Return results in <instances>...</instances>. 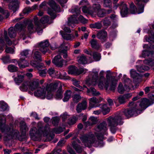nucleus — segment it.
Wrapping results in <instances>:
<instances>
[{"label": "nucleus", "mask_w": 154, "mask_h": 154, "mask_svg": "<svg viewBox=\"0 0 154 154\" xmlns=\"http://www.w3.org/2000/svg\"><path fill=\"white\" fill-rule=\"evenodd\" d=\"M149 0H136L135 4L138 6L139 13H142L144 11L145 5Z\"/></svg>", "instance_id": "nucleus-17"}, {"label": "nucleus", "mask_w": 154, "mask_h": 154, "mask_svg": "<svg viewBox=\"0 0 154 154\" xmlns=\"http://www.w3.org/2000/svg\"><path fill=\"white\" fill-rule=\"evenodd\" d=\"M98 106H100V110L104 115L108 113L110 111V108L107 106L106 104L101 103Z\"/></svg>", "instance_id": "nucleus-26"}, {"label": "nucleus", "mask_w": 154, "mask_h": 154, "mask_svg": "<svg viewBox=\"0 0 154 154\" xmlns=\"http://www.w3.org/2000/svg\"><path fill=\"white\" fill-rule=\"evenodd\" d=\"M101 8V6L100 5L97 3H94L92 6V7L91 8V10L92 11V13H96L98 12L100 9Z\"/></svg>", "instance_id": "nucleus-35"}, {"label": "nucleus", "mask_w": 154, "mask_h": 154, "mask_svg": "<svg viewBox=\"0 0 154 154\" xmlns=\"http://www.w3.org/2000/svg\"><path fill=\"white\" fill-rule=\"evenodd\" d=\"M34 23L36 28L34 27L32 22L30 20H28L26 23L27 25V32L29 33H32L37 31L39 35L41 34L43 32L42 28H41V24L38 21V19L37 17H35L34 18Z\"/></svg>", "instance_id": "nucleus-6"}, {"label": "nucleus", "mask_w": 154, "mask_h": 154, "mask_svg": "<svg viewBox=\"0 0 154 154\" xmlns=\"http://www.w3.org/2000/svg\"><path fill=\"white\" fill-rule=\"evenodd\" d=\"M137 105L139 104V103L137 102V104L136 103ZM152 103H151V101L148 99L146 98H144L142 100L139 105L140 106L141 109H140L139 112H141L143 110L145 109L148 106L151 105Z\"/></svg>", "instance_id": "nucleus-16"}, {"label": "nucleus", "mask_w": 154, "mask_h": 154, "mask_svg": "<svg viewBox=\"0 0 154 154\" xmlns=\"http://www.w3.org/2000/svg\"><path fill=\"white\" fill-rule=\"evenodd\" d=\"M8 70L11 72H16L18 70V68L15 65L10 64L8 66Z\"/></svg>", "instance_id": "nucleus-49"}, {"label": "nucleus", "mask_w": 154, "mask_h": 154, "mask_svg": "<svg viewBox=\"0 0 154 154\" xmlns=\"http://www.w3.org/2000/svg\"><path fill=\"white\" fill-rule=\"evenodd\" d=\"M137 71L140 72H143L148 70L149 69V67L147 66L144 65L141 66H136Z\"/></svg>", "instance_id": "nucleus-37"}, {"label": "nucleus", "mask_w": 154, "mask_h": 154, "mask_svg": "<svg viewBox=\"0 0 154 154\" xmlns=\"http://www.w3.org/2000/svg\"><path fill=\"white\" fill-rule=\"evenodd\" d=\"M60 84H61L59 82H55L53 84L47 86L46 88V90L50 92L54 91L59 85L60 87Z\"/></svg>", "instance_id": "nucleus-25"}, {"label": "nucleus", "mask_w": 154, "mask_h": 154, "mask_svg": "<svg viewBox=\"0 0 154 154\" xmlns=\"http://www.w3.org/2000/svg\"><path fill=\"white\" fill-rule=\"evenodd\" d=\"M49 45L48 40H46L41 42L39 43L38 46L40 51L42 53L45 54L48 51V47Z\"/></svg>", "instance_id": "nucleus-13"}, {"label": "nucleus", "mask_w": 154, "mask_h": 154, "mask_svg": "<svg viewBox=\"0 0 154 154\" xmlns=\"http://www.w3.org/2000/svg\"><path fill=\"white\" fill-rule=\"evenodd\" d=\"M29 50H25L23 51L20 53L21 56L20 57L26 58L27 56L29 54Z\"/></svg>", "instance_id": "nucleus-54"}, {"label": "nucleus", "mask_w": 154, "mask_h": 154, "mask_svg": "<svg viewBox=\"0 0 154 154\" xmlns=\"http://www.w3.org/2000/svg\"><path fill=\"white\" fill-rule=\"evenodd\" d=\"M63 91L62 90V85L60 84V87H59L56 94L55 98L57 99H61L62 97V94Z\"/></svg>", "instance_id": "nucleus-30"}, {"label": "nucleus", "mask_w": 154, "mask_h": 154, "mask_svg": "<svg viewBox=\"0 0 154 154\" xmlns=\"http://www.w3.org/2000/svg\"><path fill=\"white\" fill-rule=\"evenodd\" d=\"M82 11L84 13L92 14L91 7H90L89 5L84 6L82 8Z\"/></svg>", "instance_id": "nucleus-40"}, {"label": "nucleus", "mask_w": 154, "mask_h": 154, "mask_svg": "<svg viewBox=\"0 0 154 154\" xmlns=\"http://www.w3.org/2000/svg\"><path fill=\"white\" fill-rule=\"evenodd\" d=\"M34 51H35L34 53V55L33 56L34 58L37 60L41 61L42 60V59L41 53L38 51H35L34 50H33L32 52H33Z\"/></svg>", "instance_id": "nucleus-43"}, {"label": "nucleus", "mask_w": 154, "mask_h": 154, "mask_svg": "<svg viewBox=\"0 0 154 154\" xmlns=\"http://www.w3.org/2000/svg\"><path fill=\"white\" fill-rule=\"evenodd\" d=\"M90 43L91 47L94 48L98 49L100 47L101 45L95 39H92L90 41Z\"/></svg>", "instance_id": "nucleus-29"}, {"label": "nucleus", "mask_w": 154, "mask_h": 154, "mask_svg": "<svg viewBox=\"0 0 154 154\" xmlns=\"http://www.w3.org/2000/svg\"><path fill=\"white\" fill-rule=\"evenodd\" d=\"M39 82L38 79H35L29 82V89L32 91L37 89L38 87Z\"/></svg>", "instance_id": "nucleus-22"}, {"label": "nucleus", "mask_w": 154, "mask_h": 154, "mask_svg": "<svg viewBox=\"0 0 154 154\" xmlns=\"http://www.w3.org/2000/svg\"><path fill=\"white\" fill-rule=\"evenodd\" d=\"M5 52L7 53L13 54L14 52V50L13 48L6 47Z\"/></svg>", "instance_id": "nucleus-60"}, {"label": "nucleus", "mask_w": 154, "mask_h": 154, "mask_svg": "<svg viewBox=\"0 0 154 154\" xmlns=\"http://www.w3.org/2000/svg\"><path fill=\"white\" fill-rule=\"evenodd\" d=\"M129 105L132 107L125 109L121 114L114 116H110L106 119L108 125L110 127V130L112 133L114 134L116 132L117 129L116 126L118 125H122L123 123L122 121L123 115L129 118L133 116H136L140 113L139 109L136 107L137 104L136 103L131 102L129 103Z\"/></svg>", "instance_id": "nucleus-2"}, {"label": "nucleus", "mask_w": 154, "mask_h": 154, "mask_svg": "<svg viewBox=\"0 0 154 154\" xmlns=\"http://www.w3.org/2000/svg\"><path fill=\"white\" fill-rule=\"evenodd\" d=\"M98 78V73L97 72H92L89 76V78L86 82L88 84L95 85L97 84V81Z\"/></svg>", "instance_id": "nucleus-14"}, {"label": "nucleus", "mask_w": 154, "mask_h": 154, "mask_svg": "<svg viewBox=\"0 0 154 154\" xmlns=\"http://www.w3.org/2000/svg\"><path fill=\"white\" fill-rule=\"evenodd\" d=\"M71 12L75 14L73 15L68 19V23L69 26H70L71 24L78 23L77 16L80 14L81 11L79 7L76 6L72 9Z\"/></svg>", "instance_id": "nucleus-9"}, {"label": "nucleus", "mask_w": 154, "mask_h": 154, "mask_svg": "<svg viewBox=\"0 0 154 154\" xmlns=\"http://www.w3.org/2000/svg\"><path fill=\"white\" fill-rule=\"evenodd\" d=\"M38 73L39 75L41 76L44 77L46 76V71L45 69L39 70Z\"/></svg>", "instance_id": "nucleus-64"}, {"label": "nucleus", "mask_w": 154, "mask_h": 154, "mask_svg": "<svg viewBox=\"0 0 154 154\" xmlns=\"http://www.w3.org/2000/svg\"><path fill=\"white\" fill-rule=\"evenodd\" d=\"M131 75L132 77L135 78L138 76L139 74L136 72L135 70L132 69L131 71Z\"/></svg>", "instance_id": "nucleus-63"}, {"label": "nucleus", "mask_w": 154, "mask_h": 154, "mask_svg": "<svg viewBox=\"0 0 154 154\" xmlns=\"http://www.w3.org/2000/svg\"><path fill=\"white\" fill-rule=\"evenodd\" d=\"M5 43L2 38H0V53L3 51V47L5 46Z\"/></svg>", "instance_id": "nucleus-61"}, {"label": "nucleus", "mask_w": 154, "mask_h": 154, "mask_svg": "<svg viewBox=\"0 0 154 154\" xmlns=\"http://www.w3.org/2000/svg\"><path fill=\"white\" fill-rule=\"evenodd\" d=\"M103 6L104 7L109 8H110L112 7V3L111 0H104Z\"/></svg>", "instance_id": "nucleus-48"}, {"label": "nucleus", "mask_w": 154, "mask_h": 154, "mask_svg": "<svg viewBox=\"0 0 154 154\" xmlns=\"http://www.w3.org/2000/svg\"><path fill=\"white\" fill-rule=\"evenodd\" d=\"M4 35L6 42V44L9 45H11L12 44V42L7 36V32L6 31H4Z\"/></svg>", "instance_id": "nucleus-53"}, {"label": "nucleus", "mask_w": 154, "mask_h": 154, "mask_svg": "<svg viewBox=\"0 0 154 154\" xmlns=\"http://www.w3.org/2000/svg\"><path fill=\"white\" fill-rule=\"evenodd\" d=\"M103 23L104 26H109L111 25V22L110 18L109 17H105L103 20Z\"/></svg>", "instance_id": "nucleus-51"}, {"label": "nucleus", "mask_w": 154, "mask_h": 154, "mask_svg": "<svg viewBox=\"0 0 154 154\" xmlns=\"http://www.w3.org/2000/svg\"><path fill=\"white\" fill-rule=\"evenodd\" d=\"M26 26L21 24H16L15 28L10 27L8 30L9 35L11 38H14L16 35V31H20L24 32L25 34H27V32L25 31Z\"/></svg>", "instance_id": "nucleus-8"}, {"label": "nucleus", "mask_w": 154, "mask_h": 154, "mask_svg": "<svg viewBox=\"0 0 154 154\" xmlns=\"http://www.w3.org/2000/svg\"><path fill=\"white\" fill-rule=\"evenodd\" d=\"M97 119L94 117H91L89 119L88 121L85 122L86 126L92 125L95 124L97 122Z\"/></svg>", "instance_id": "nucleus-31"}, {"label": "nucleus", "mask_w": 154, "mask_h": 154, "mask_svg": "<svg viewBox=\"0 0 154 154\" xmlns=\"http://www.w3.org/2000/svg\"><path fill=\"white\" fill-rule=\"evenodd\" d=\"M97 13L99 17H103L105 14V12L104 11V10L101 8L97 12Z\"/></svg>", "instance_id": "nucleus-56"}, {"label": "nucleus", "mask_w": 154, "mask_h": 154, "mask_svg": "<svg viewBox=\"0 0 154 154\" xmlns=\"http://www.w3.org/2000/svg\"><path fill=\"white\" fill-rule=\"evenodd\" d=\"M46 89L45 87H39L34 92L35 96L37 97H40L42 99H44L45 97Z\"/></svg>", "instance_id": "nucleus-15"}, {"label": "nucleus", "mask_w": 154, "mask_h": 154, "mask_svg": "<svg viewBox=\"0 0 154 154\" xmlns=\"http://www.w3.org/2000/svg\"><path fill=\"white\" fill-rule=\"evenodd\" d=\"M102 22V21H101L91 24L90 25V27L91 28L100 29L102 28L103 26Z\"/></svg>", "instance_id": "nucleus-34"}, {"label": "nucleus", "mask_w": 154, "mask_h": 154, "mask_svg": "<svg viewBox=\"0 0 154 154\" xmlns=\"http://www.w3.org/2000/svg\"><path fill=\"white\" fill-rule=\"evenodd\" d=\"M81 99V97L79 95L75 94L73 97V100L74 102L77 103L79 102Z\"/></svg>", "instance_id": "nucleus-58"}, {"label": "nucleus", "mask_w": 154, "mask_h": 154, "mask_svg": "<svg viewBox=\"0 0 154 154\" xmlns=\"http://www.w3.org/2000/svg\"><path fill=\"white\" fill-rule=\"evenodd\" d=\"M87 107V103L85 101H83L79 103L76 107V111L78 113L80 112L82 110L86 109Z\"/></svg>", "instance_id": "nucleus-23"}, {"label": "nucleus", "mask_w": 154, "mask_h": 154, "mask_svg": "<svg viewBox=\"0 0 154 154\" xmlns=\"http://www.w3.org/2000/svg\"><path fill=\"white\" fill-rule=\"evenodd\" d=\"M152 54V53L147 50H144L143 51L142 54V56L143 57H148L150 55Z\"/></svg>", "instance_id": "nucleus-59"}, {"label": "nucleus", "mask_w": 154, "mask_h": 154, "mask_svg": "<svg viewBox=\"0 0 154 154\" xmlns=\"http://www.w3.org/2000/svg\"><path fill=\"white\" fill-rule=\"evenodd\" d=\"M137 8L135 6L133 3L131 4L130 5V12L132 14H135L137 13L138 14H140L139 13L137 5Z\"/></svg>", "instance_id": "nucleus-32"}, {"label": "nucleus", "mask_w": 154, "mask_h": 154, "mask_svg": "<svg viewBox=\"0 0 154 154\" xmlns=\"http://www.w3.org/2000/svg\"><path fill=\"white\" fill-rule=\"evenodd\" d=\"M37 127L38 130L36 127H34L31 128L29 131L31 137L34 141L39 140L42 135L47 136L50 132L60 134L63 131L61 127L54 128L51 130L49 125H46L44 127L43 122L41 121L38 123Z\"/></svg>", "instance_id": "nucleus-3"}, {"label": "nucleus", "mask_w": 154, "mask_h": 154, "mask_svg": "<svg viewBox=\"0 0 154 154\" xmlns=\"http://www.w3.org/2000/svg\"><path fill=\"white\" fill-rule=\"evenodd\" d=\"M17 62L19 66L21 68H25L28 66L29 65L28 62L23 58L20 57V60L18 61H17Z\"/></svg>", "instance_id": "nucleus-24"}, {"label": "nucleus", "mask_w": 154, "mask_h": 154, "mask_svg": "<svg viewBox=\"0 0 154 154\" xmlns=\"http://www.w3.org/2000/svg\"><path fill=\"white\" fill-rule=\"evenodd\" d=\"M48 5L51 8L52 10L51 9H49L48 11V13L50 15L53 14V11L59 12L60 11V6L57 5L54 0H49L48 2Z\"/></svg>", "instance_id": "nucleus-11"}, {"label": "nucleus", "mask_w": 154, "mask_h": 154, "mask_svg": "<svg viewBox=\"0 0 154 154\" xmlns=\"http://www.w3.org/2000/svg\"><path fill=\"white\" fill-rule=\"evenodd\" d=\"M78 62L82 64H85L87 63V60L86 57L84 55L78 57Z\"/></svg>", "instance_id": "nucleus-38"}, {"label": "nucleus", "mask_w": 154, "mask_h": 154, "mask_svg": "<svg viewBox=\"0 0 154 154\" xmlns=\"http://www.w3.org/2000/svg\"><path fill=\"white\" fill-rule=\"evenodd\" d=\"M72 140H75L72 143L73 148L77 152L79 153H80L82 152V149L80 146L77 144V143H80V140L79 139H77L76 137H74Z\"/></svg>", "instance_id": "nucleus-19"}, {"label": "nucleus", "mask_w": 154, "mask_h": 154, "mask_svg": "<svg viewBox=\"0 0 154 154\" xmlns=\"http://www.w3.org/2000/svg\"><path fill=\"white\" fill-rule=\"evenodd\" d=\"M49 20V17L48 16H45L42 17L40 21L38 20L39 22L40 23L42 26L41 28H42V24H45L48 23Z\"/></svg>", "instance_id": "nucleus-45"}, {"label": "nucleus", "mask_w": 154, "mask_h": 154, "mask_svg": "<svg viewBox=\"0 0 154 154\" xmlns=\"http://www.w3.org/2000/svg\"><path fill=\"white\" fill-rule=\"evenodd\" d=\"M117 100L120 104L124 103L126 101L123 95H120L119 97L117 98Z\"/></svg>", "instance_id": "nucleus-55"}, {"label": "nucleus", "mask_w": 154, "mask_h": 154, "mask_svg": "<svg viewBox=\"0 0 154 154\" xmlns=\"http://www.w3.org/2000/svg\"><path fill=\"white\" fill-rule=\"evenodd\" d=\"M24 75H23L18 74L17 77L14 79L15 83L18 85L24 80Z\"/></svg>", "instance_id": "nucleus-28"}, {"label": "nucleus", "mask_w": 154, "mask_h": 154, "mask_svg": "<svg viewBox=\"0 0 154 154\" xmlns=\"http://www.w3.org/2000/svg\"><path fill=\"white\" fill-rule=\"evenodd\" d=\"M143 63L149 66H154V57H152L145 60L143 61Z\"/></svg>", "instance_id": "nucleus-39"}, {"label": "nucleus", "mask_w": 154, "mask_h": 154, "mask_svg": "<svg viewBox=\"0 0 154 154\" xmlns=\"http://www.w3.org/2000/svg\"><path fill=\"white\" fill-rule=\"evenodd\" d=\"M8 108L7 104L3 101H0V111H3L6 110Z\"/></svg>", "instance_id": "nucleus-46"}, {"label": "nucleus", "mask_w": 154, "mask_h": 154, "mask_svg": "<svg viewBox=\"0 0 154 154\" xmlns=\"http://www.w3.org/2000/svg\"><path fill=\"white\" fill-rule=\"evenodd\" d=\"M107 129V124L106 122H103L97 126L95 128V130L98 133H96L95 135L98 140H102L103 139V134L106 131Z\"/></svg>", "instance_id": "nucleus-7"}, {"label": "nucleus", "mask_w": 154, "mask_h": 154, "mask_svg": "<svg viewBox=\"0 0 154 154\" xmlns=\"http://www.w3.org/2000/svg\"><path fill=\"white\" fill-rule=\"evenodd\" d=\"M63 38L66 40H71L74 39L75 38L74 36L72 34H62Z\"/></svg>", "instance_id": "nucleus-47"}, {"label": "nucleus", "mask_w": 154, "mask_h": 154, "mask_svg": "<svg viewBox=\"0 0 154 154\" xmlns=\"http://www.w3.org/2000/svg\"><path fill=\"white\" fill-rule=\"evenodd\" d=\"M60 118L58 117H55L52 119V124L54 125H57L59 123Z\"/></svg>", "instance_id": "nucleus-57"}, {"label": "nucleus", "mask_w": 154, "mask_h": 154, "mask_svg": "<svg viewBox=\"0 0 154 154\" xmlns=\"http://www.w3.org/2000/svg\"><path fill=\"white\" fill-rule=\"evenodd\" d=\"M87 71V70L85 69V70L84 69L82 68H80L79 69H77V75H78L81 74L82 73H85L86 71Z\"/></svg>", "instance_id": "nucleus-62"}, {"label": "nucleus", "mask_w": 154, "mask_h": 154, "mask_svg": "<svg viewBox=\"0 0 154 154\" xmlns=\"http://www.w3.org/2000/svg\"><path fill=\"white\" fill-rule=\"evenodd\" d=\"M48 72L49 75L51 76H54L56 75H60V73H58L57 71H56L54 68H51L49 69Z\"/></svg>", "instance_id": "nucleus-44"}, {"label": "nucleus", "mask_w": 154, "mask_h": 154, "mask_svg": "<svg viewBox=\"0 0 154 154\" xmlns=\"http://www.w3.org/2000/svg\"><path fill=\"white\" fill-rule=\"evenodd\" d=\"M87 93L88 95L89 96H98L100 95V93L98 91L92 88L91 87L90 89L87 88Z\"/></svg>", "instance_id": "nucleus-27"}, {"label": "nucleus", "mask_w": 154, "mask_h": 154, "mask_svg": "<svg viewBox=\"0 0 154 154\" xmlns=\"http://www.w3.org/2000/svg\"><path fill=\"white\" fill-rule=\"evenodd\" d=\"M18 4L9 3L8 8L9 9L13 11L14 12H15L18 8Z\"/></svg>", "instance_id": "nucleus-36"}, {"label": "nucleus", "mask_w": 154, "mask_h": 154, "mask_svg": "<svg viewBox=\"0 0 154 154\" xmlns=\"http://www.w3.org/2000/svg\"><path fill=\"white\" fill-rule=\"evenodd\" d=\"M77 120V118L75 116L71 117L68 119V123L69 125H73L76 123Z\"/></svg>", "instance_id": "nucleus-50"}, {"label": "nucleus", "mask_w": 154, "mask_h": 154, "mask_svg": "<svg viewBox=\"0 0 154 154\" xmlns=\"http://www.w3.org/2000/svg\"><path fill=\"white\" fill-rule=\"evenodd\" d=\"M131 81L129 79H128L126 80L125 81V84L124 87L123 86V85L122 83H120L118 87V91L120 94H123L124 91H125L126 89L128 88L130 86V83Z\"/></svg>", "instance_id": "nucleus-12"}, {"label": "nucleus", "mask_w": 154, "mask_h": 154, "mask_svg": "<svg viewBox=\"0 0 154 154\" xmlns=\"http://www.w3.org/2000/svg\"><path fill=\"white\" fill-rule=\"evenodd\" d=\"M63 60L60 54L55 56L52 60V62L56 66L62 67L63 65Z\"/></svg>", "instance_id": "nucleus-18"}, {"label": "nucleus", "mask_w": 154, "mask_h": 154, "mask_svg": "<svg viewBox=\"0 0 154 154\" xmlns=\"http://www.w3.org/2000/svg\"><path fill=\"white\" fill-rule=\"evenodd\" d=\"M93 57L94 59L96 61L99 60L101 57L100 54L96 52H93Z\"/></svg>", "instance_id": "nucleus-52"}, {"label": "nucleus", "mask_w": 154, "mask_h": 154, "mask_svg": "<svg viewBox=\"0 0 154 154\" xmlns=\"http://www.w3.org/2000/svg\"><path fill=\"white\" fill-rule=\"evenodd\" d=\"M89 108L90 109L92 108L96 107L98 106L95 104L100 102V100L97 98L93 97L89 99Z\"/></svg>", "instance_id": "nucleus-21"}, {"label": "nucleus", "mask_w": 154, "mask_h": 154, "mask_svg": "<svg viewBox=\"0 0 154 154\" xmlns=\"http://www.w3.org/2000/svg\"><path fill=\"white\" fill-rule=\"evenodd\" d=\"M29 82L27 81L23 82L22 85L20 86V89L22 91H26L29 88Z\"/></svg>", "instance_id": "nucleus-33"}, {"label": "nucleus", "mask_w": 154, "mask_h": 154, "mask_svg": "<svg viewBox=\"0 0 154 154\" xmlns=\"http://www.w3.org/2000/svg\"><path fill=\"white\" fill-rule=\"evenodd\" d=\"M119 7L120 14L122 17H126L129 13L128 8L127 5L124 2H121L116 5V8Z\"/></svg>", "instance_id": "nucleus-10"}, {"label": "nucleus", "mask_w": 154, "mask_h": 154, "mask_svg": "<svg viewBox=\"0 0 154 154\" xmlns=\"http://www.w3.org/2000/svg\"><path fill=\"white\" fill-rule=\"evenodd\" d=\"M106 79L103 76H101L99 79L98 85L99 88L102 89L105 87L107 89L110 85V89L111 91H114L116 87L117 80L114 76H111V72L108 71L106 75Z\"/></svg>", "instance_id": "nucleus-4"}, {"label": "nucleus", "mask_w": 154, "mask_h": 154, "mask_svg": "<svg viewBox=\"0 0 154 154\" xmlns=\"http://www.w3.org/2000/svg\"><path fill=\"white\" fill-rule=\"evenodd\" d=\"M97 37L103 42L106 41L107 36V32L104 30L100 31L97 34Z\"/></svg>", "instance_id": "nucleus-20"}, {"label": "nucleus", "mask_w": 154, "mask_h": 154, "mask_svg": "<svg viewBox=\"0 0 154 154\" xmlns=\"http://www.w3.org/2000/svg\"><path fill=\"white\" fill-rule=\"evenodd\" d=\"M80 139L86 146L91 145L96 147L103 145V141L99 142L96 140L94 135L91 134L83 135L80 137Z\"/></svg>", "instance_id": "nucleus-5"}, {"label": "nucleus", "mask_w": 154, "mask_h": 154, "mask_svg": "<svg viewBox=\"0 0 154 154\" xmlns=\"http://www.w3.org/2000/svg\"><path fill=\"white\" fill-rule=\"evenodd\" d=\"M77 69L76 67L71 66L69 67L68 70V73L69 74L77 75Z\"/></svg>", "instance_id": "nucleus-42"}, {"label": "nucleus", "mask_w": 154, "mask_h": 154, "mask_svg": "<svg viewBox=\"0 0 154 154\" xmlns=\"http://www.w3.org/2000/svg\"><path fill=\"white\" fill-rule=\"evenodd\" d=\"M6 119L4 116L0 117V130L4 134V140L8 141L13 138L22 141L26 138V132L28 130V128L26 123L23 121H21L20 123V129L21 131L20 135L19 132L14 131L13 128V125L12 124L9 125H6Z\"/></svg>", "instance_id": "nucleus-1"}, {"label": "nucleus", "mask_w": 154, "mask_h": 154, "mask_svg": "<svg viewBox=\"0 0 154 154\" xmlns=\"http://www.w3.org/2000/svg\"><path fill=\"white\" fill-rule=\"evenodd\" d=\"M72 94V92L70 90L66 91L64 93V97L63 99L64 102H66L68 101L70 97Z\"/></svg>", "instance_id": "nucleus-41"}]
</instances>
